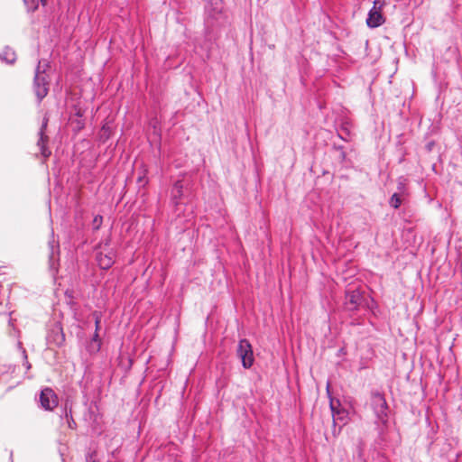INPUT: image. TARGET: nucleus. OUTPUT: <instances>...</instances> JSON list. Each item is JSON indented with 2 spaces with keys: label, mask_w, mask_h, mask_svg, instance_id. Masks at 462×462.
Here are the masks:
<instances>
[{
  "label": "nucleus",
  "mask_w": 462,
  "mask_h": 462,
  "mask_svg": "<svg viewBox=\"0 0 462 462\" xmlns=\"http://www.w3.org/2000/svg\"><path fill=\"white\" fill-rule=\"evenodd\" d=\"M369 405L375 416V423L377 425L378 431L383 435L387 428L389 414V406L384 395L379 392H373Z\"/></svg>",
  "instance_id": "obj_1"
},
{
  "label": "nucleus",
  "mask_w": 462,
  "mask_h": 462,
  "mask_svg": "<svg viewBox=\"0 0 462 462\" xmlns=\"http://www.w3.org/2000/svg\"><path fill=\"white\" fill-rule=\"evenodd\" d=\"M65 418L67 419L69 428L75 429L77 424H76L74 419L72 418L71 409H69V411H68V403H66V405H65Z\"/></svg>",
  "instance_id": "obj_14"
},
{
  "label": "nucleus",
  "mask_w": 462,
  "mask_h": 462,
  "mask_svg": "<svg viewBox=\"0 0 462 462\" xmlns=\"http://www.w3.org/2000/svg\"><path fill=\"white\" fill-rule=\"evenodd\" d=\"M50 247H51L50 261L52 262L55 253H57V254L59 253V245H58V244L55 245V243L52 242V243H50Z\"/></svg>",
  "instance_id": "obj_16"
},
{
  "label": "nucleus",
  "mask_w": 462,
  "mask_h": 462,
  "mask_svg": "<svg viewBox=\"0 0 462 462\" xmlns=\"http://www.w3.org/2000/svg\"><path fill=\"white\" fill-rule=\"evenodd\" d=\"M407 180L404 177H400L397 180V193H401L402 195L405 194V186H406Z\"/></svg>",
  "instance_id": "obj_15"
},
{
  "label": "nucleus",
  "mask_w": 462,
  "mask_h": 462,
  "mask_svg": "<svg viewBox=\"0 0 462 462\" xmlns=\"http://www.w3.org/2000/svg\"><path fill=\"white\" fill-rule=\"evenodd\" d=\"M2 60L6 63L12 64L16 60L14 51L10 48H5L2 54Z\"/></svg>",
  "instance_id": "obj_12"
},
{
  "label": "nucleus",
  "mask_w": 462,
  "mask_h": 462,
  "mask_svg": "<svg viewBox=\"0 0 462 462\" xmlns=\"http://www.w3.org/2000/svg\"><path fill=\"white\" fill-rule=\"evenodd\" d=\"M97 261L101 269L106 270V269L110 268L115 262L114 254H104L103 253H100L97 256Z\"/></svg>",
  "instance_id": "obj_9"
},
{
  "label": "nucleus",
  "mask_w": 462,
  "mask_h": 462,
  "mask_svg": "<svg viewBox=\"0 0 462 462\" xmlns=\"http://www.w3.org/2000/svg\"><path fill=\"white\" fill-rule=\"evenodd\" d=\"M137 182L141 185H145L147 183V180L145 178V172L143 173V176H139Z\"/></svg>",
  "instance_id": "obj_20"
},
{
  "label": "nucleus",
  "mask_w": 462,
  "mask_h": 462,
  "mask_svg": "<svg viewBox=\"0 0 462 462\" xmlns=\"http://www.w3.org/2000/svg\"><path fill=\"white\" fill-rule=\"evenodd\" d=\"M339 401H334L332 399L330 400V409L333 416L334 424H336V420H343L346 417V411L345 410H339Z\"/></svg>",
  "instance_id": "obj_8"
},
{
  "label": "nucleus",
  "mask_w": 462,
  "mask_h": 462,
  "mask_svg": "<svg viewBox=\"0 0 462 462\" xmlns=\"http://www.w3.org/2000/svg\"><path fill=\"white\" fill-rule=\"evenodd\" d=\"M236 355L241 359L242 365L245 369H249L252 367L254 358V352L253 347L250 342L244 338L239 340L237 349H236Z\"/></svg>",
  "instance_id": "obj_4"
},
{
  "label": "nucleus",
  "mask_w": 462,
  "mask_h": 462,
  "mask_svg": "<svg viewBox=\"0 0 462 462\" xmlns=\"http://www.w3.org/2000/svg\"><path fill=\"white\" fill-rule=\"evenodd\" d=\"M402 196L403 195L401 193H397V192L393 193L389 201L391 207H393V208H398L402 204Z\"/></svg>",
  "instance_id": "obj_13"
},
{
  "label": "nucleus",
  "mask_w": 462,
  "mask_h": 462,
  "mask_svg": "<svg viewBox=\"0 0 462 462\" xmlns=\"http://www.w3.org/2000/svg\"><path fill=\"white\" fill-rule=\"evenodd\" d=\"M19 347L22 349V353H23V356L24 358V365L26 366L27 369H30L31 368V365L29 364V362L27 361V355H26V351L24 348L22 347V345L21 343H19Z\"/></svg>",
  "instance_id": "obj_17"
},
{
  "label": "nucleus",
  "mask_w": 462,
  "mask_h": 462,
  "mask_svg": "<svg viewBox=\"0 0 462 462\" xmlns=\"http://www.w3.org/2000/svg\"><path fill=\"white\" fill-rule=\"evenodd\" d=\"M58 396L55 392L46 387L42 390L40 394V403L42 409L46 411H52L58 405Z\"/></svg>",
  "instance_id": "obj_6"
},
{
  "label": "nucleus",
  "mask_w": 462,
  "mask_h": 462,
  "mask_svg": "<svg viewBox=\"0 0 462 462\" xmlns=\"http://www.w3.org/2000/svg\"><path fill=\"white\" fill-rule=\"evenodd\" d=\"M94 317H95L96 331H98L100 328L101 319H100V316L97 312L94 313Z\"/></svg>",
  "instance_id": "obj_18"
},
{
  "label": "nucleus",
  "mask_w": 462,
  "mask_h": 462,
  "mask_svg": "<svg viewBox=\"0 0 462 462\" xmlns=\"http://www.w3.org/2000/svg\"><path fill=\"white\" fill-rule=\"evenodd\" d=\"M365 298L363 291L359 288H348L345 292V310L349 312L358 310L364 304Z\"/></svg>",
  "instance_id": "obj_3"
},
{
  "label": "nucleus",
  "mask_w": 462,
  "mask_h": 462,
  "mask_svg": "<svg viewBox=\"0 0 462 462\" xmlns=\"http://www.w3.org/2000/svg\"><path fill=\"white\" fill-rule=\"evenodd\" d=\"M50 65L47 60H39L35 69V76L33 81L34 93L39 101H42L48 94L49 91V79L46 70Z\"/></svg>",
  "instance_id": "obj_2"
},
{
  "label": "nucleus",
  "mask_w": 462,
  "mask_h": 462,
  "mask_svg": "<svg viewBox=\"0 0 462 462\" xmlns=\"http://www.w3.org/2000/svg\"><path fill=\"white\" fill-rule=\"evenodd\" d=\"M47 125H48V118L44 117L42 124V127L39 132V140L37 142V146L40 149L41 154L44 158H48L51 153V150L46 146V143L48 142V136L45 135L44 132L47 127Z\"/></svg>",
  "instance_id": "obj_7"
},
{
  "label": "nucleus",
  "mask_w": 462,
  "mask_h": 462,
  "mask_svg": "<svg viewBox=\"0 0 462 462\" xmlns=\"http://www.w3.org/2000/svg\"><path fill=\"white\" fill-rule=\"evenodd\" d=\"M183 184L181 180H177L172 187L171 196L175 206H179V199L182 197Z\"/></svg>",
  "instance_id": "obj_10"
},
{
  "label": "nucleus",
  "mask_w": 462,
  "mask_h": 462,
  "mask_svg": "<svg viewBox=\"0 0 462 462\" xmlns=\"http://www.w3.org/2000/svg\"><path fill=\"white\" fill-rule=\"evenodd\" d=\"M338 134H339L340 138L346 140V137L344 134L348 135V132L346 131V128H342Z\"/></svg>",
  "instance_id": "obj_21"
},
{
  "label": "nucleus",
  "mask_w": 462,
  "mask_h": 462,
  "mask_svg": "<svg viewBox=\"0 0 462 462\" xmlns=\"http://www.w3.org/2000/svg\"><path fill=\"white\" fill-rule=\"evenodd\" d=\"M90 353H97L101 348V339L98 335V331H95L90 344L88 346Z\"/></svg>",
  "instance_id": "obj_11"
},
{
  "label": "nucleus",
  "mask_w": 462,
  "mask_h": 462,
  "mask_svg": "<svg viewBox=\"0 0 462 462\" xmlns=\"http://www.w3.org/2000/svg\"><path fill=\"white\" fill-rule=\"evenodd\" d=\"M384 5V2L381 0H375L374 6L368 14L366 23L370 28H376L383 23L384 19L382 15V9Z\"/></svg>",
  "instance_id": "obj_5"
},
{
  "label": "nucleus",
  "mask_w": 462,
  "mask_h": 462,
  "mask_svg": "<svg viewBox=\"0 0 462 462\" xmlns=\"http://www.w3.org/2000/svg\"><path fill=\"white\" fill-rule=\"evenodd\" d=\"M94 226L96 228H98L102 223V217L101 216H96L94 218Z\"/></svg>",
  "instance_id": "obj_19"
}]
</instances>
